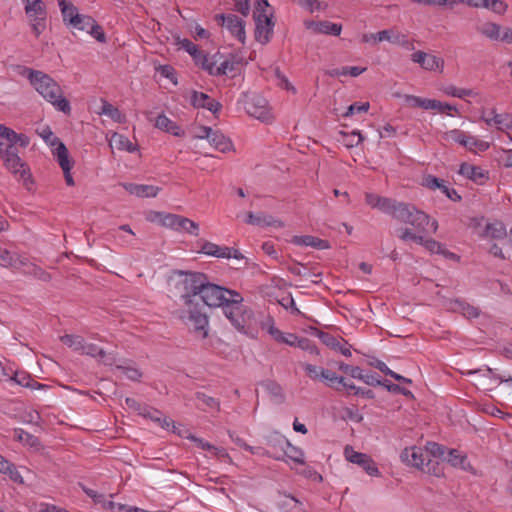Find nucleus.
<instances>
[{
    "label": "nucleus",
    "mask_w": 512,
    "mask_h": 512,
    "mask_svg": "<svg viewBox=\"0 0 512 512\" xmlns=\"http://www.w3.org/2000/svg\"><path fill=\"white\" fill-rule=\"evenodd\" d=\"M507 236L505 225L500 221L488 223L484 230V237L492 239H503Z\"/></svg>",
    "instance_id": "4c0bfd02"
},
{
    "label": "nucleus",
    "mask_w": 512,
    "mask_h": 512,
    "mask_svg": "<svg viewBox=\"0 0 512 512\" xmlns=\"http://www.w3.org/2000/svg\"><path fill=\"white\" fill-rule=\"evenodd\" d=\"M34 90H36L57 111L71 113L70 102L64 97L60 85L48 74L34 70Z\"/></svg>",
    "instance_id": "20e7f679"
},
{
    "label": "nucleus",
    "mask_w": 512,
    "mask_h": 512,
    "mask_svg": "<svg viewBox=\"0 0 512 512\" xmlns=\"http://www.w3.org/2000/svg\"><path fill=\"white\" fill-rule=\"evenodd\" d=\"M34 512H64V510L57 508L44 502L34 503Z\"/></svg>",
    "instance_id": "338daca9"
},
{
    "label": "nucleus",
    "mask_w": 512,
    "mask_h": 512,
    "mask_svg": "<svg viewBox=\"0 0 512 512\" xmlns=\"http://www.w3.org/2000/svg\"><path fill=\"white\" fill-rule=\"evenodd\" d=\"M59 7L64 23L71 26L74 22V19H76V16H79L80 14L77 7H75L72 3L66 2L65 0H59Z\"/></svg>",
    "instance_id": "58836bf2"
},
{
    "label": "nucleus",
    "mask_w": 512,
    "mask_h": 512,
    "mask_svg": "<svg viewBox=\"0 0 512 512\" xmlns=\"http://www.w3.org/2000/svg\"><path fill=\"white\" fill-rule=\"evenodd\" d=\"M183 220L184 221H180L179 232L185 231L191 235L198 236L199 225L196 222H194L193 220H191L187 217H184V216H183Z\"/></svg>",
    "instance_id": "3c124183"
},
{
    "label": "nucleus",
    "mask_w": 512,
    "mask_h": 512,
    "mask_svg": "<svg viewBox=\"0 0 512 512\" xmlns=\"http://www.w3.org/2000/svg\"><path fill=\"white\" fill-rule=\"evenodd\" d=\"M57 163L63 171L66 184L68 186H74L75 183L71 174V170L74 166V161L72 160V158L69 155L66 157L60 155V159L57 160Z\"/></svg>",
    "instance_id": "79ce46f5"
},
{
    "label": "nucleus",
    "mask_w": 512,
    "mask_h": 512,
    "mask_svg": "<svg viewBox=\"0 0 512 512\" xmlns=\"http://www.w3.org/2000/svg\"><path fill=\"white\" fill-rule=\"evenodd\" d=\"M468 376H475L474 385L483 390H491L496 384L497 379L492 369L483 367L476 370H468L464 373Z\"/></svg>",
    "instance_id": "412c9836"
},
{
    "label": "nucleus",
    "mask_w": 512,
    "mask_h": 512,
    "mask_svg": "<svg viewBox=\"0 0 512 512\" xmlns=\"http://www.w3.org/2000/svg\"><path fill=\"white\" fill-rule=\"evenodd\" d=\"M378 40L381 42L387 41L391 44L401 46L405 49H414L412 42L408 39L407 35L400 32L398 29L391 28L378 32Z\"/></svg>",
    "instance_id": "5701e85b"
},
{
    "label": "nucleus",
    "mask_w": 512,
    "mask_h": 512,
    "mask_svg": "<svg viewBox=\"0 0 512 512\" xmlns=\"http://www.w3.org/2000/svg\"><path fill=\"white\" fill-rule=\"evenodd\" d=\"M139 414L158 423L162 428L169 429L171 426L174 427L173 421L163 417L162 413L156 409L147 406L139 407Z\"/></svg>",
    "instance_id": "7c9ffc66"
},
{
    "label": "nucleus",
    "mask_w": 512,
    "mask_h": 512,
    "mask_svg": "<svg viewBox=\"0 0 512 512\" xmlns=\"http://www.w3.org/2000/svg\"><path fill=\"white\" fill-rule=\"evenodd\" d=\"M285 456L292 460L293 462L304 465V452L300 448L292 445L290 442L286 441V448L284 449Z\"/></svg>",
    "instance_id": "49530a36"
},
{
    "label": "nucleus",
    "mask_w": 512,
    "mask_h": 512,
    "mask_svg": "<svg viewBox=\"0 0 512 512\" xmlns=\"http://www.w3.org/2000/svg\"><path fill=\"white\" fill-rule=\"evenodd\" d=\"M404 101L408 107L421 108L424 110H429L430 103H431V99H429V98H422L419 96L409 95V94L404 95Z\"/></svg>",
    "instance_id": "de8ad7c7"
},
{
    "label": "nucleus",
    "mask_w": 512,
    "mask_h": 512,
    "mask_svg": "<svg viewBox=\"0 0 512 512\" xmlns=\"http://www.w3.org/2000/svg\"><path fill=\"white\" fill-rule=\"evenodd\" d=\"M370 104L368 102L364 103H353L351 104L345 113L342 114L343 117H351L356 113H366L369 110Z\"/></svg>",
    "instance_id": "864d4df0"
},
{
    "label": "nucleus",
    "mask_w": 512,
    "mask_h": 512,
    "mask_svg": "<svg viewBox=\"0 0 512 512\" xmlns=\"http://www.w3.org/2000/svg\"><path fill=\"white\" fill-rule=\"evenodd\" d=\"M464 141L462 147L474 154L485 152L490 148L489 142L480 139L478 136L471 135L468 132L466 133Z\"/></svg>",
    "instance_id": "2f4dec72"
},
{
    "label": "nucleus",
    "mask_w": 512,
    "mask_h": 512,
    "mask_svg": "<svg viewBox=\"0 0 512 512\" xmlns=\"http://www.w3.org/2000/svg\"><path fill=\"white\" fill-rule=\"evenodd\" d=\"M128 192L138 197H156L160 188L154 185L129 184L126 186Z\"/></svg>",
    "instance_id": "f704fd0d"
},
{
    "label": "nucleus",
    "mask_w": 512,
    "mask_h": 512,
    "mask_svg": "<svg viewBox=\"0 0 512 512\" xmlns=\"http://www.w3.org/2000/svg\"><path fill=\"white\" fill-rule=\"evenodd\" d=\"M176 44L178 46L179 49H183L185 50L187 53H189L193 60L195 59V56H197L199 54V52L201 50L198 49V47L192 42L190 41L189 39H181V38H177L176 39Z\"/></svg>",
    "instance_id": "8fccbe9b"
},
{
    "label": "nucleus",
    "mask_w": 512,
    "mask_h": 512,
    "mask_svg": "<svg viewBox=\"0 0 512 512\" xmlns=\"http://www.w3.org/2000/svg\"><path fill=\"white\" fill-rule=\"evenodd\" d=\"M344 456L347 461L362 467L368 475L375 477L380 475L376 463L369 455L357 452L351 446H346Z\"/></svg>",
    "instance_id": "2eb2a0df"
},
{
    "label": "nucleus",
    "mask_w": 512,
    "mask_h": 512,
    "mask_svg": "<svg viewBox=\"0 0 512 512\" xmlns=\"http://www.w3.org/2000/svg\"><path fill=\"white\" fill-rule=\"evenodd\" d=\"M428 456L432 455L428 451L427 446L425 450L420 447L412 446L402 450L400 459L404 464L415 467L421 471V469H424L425 461Z\"/></svg>",
    "instance_id": "f3484780"
},
{
    "label": "nucleus",
    "mask_w": 512,
    "mask_h": 512,
    "mask_svg": "<svg viewBox=\"0 0 512 512\" xmlns=\"http://www.w3.org/2000/svg\"><path fill=\"white\" fill-rule=\"evenodd\" d=\"M321 380L325 381L329 386L335 387L339 382H343V377L338 376L331 370L323 369Z\"/></svg>",
    "instance_id": "5fc2aeb1"
},
{
    "label": "nucleus",
    "mask_w": 512,
    "mask_h": 512,
    "mask_svg": "<svg viewBox=\"0 0 512 512\" xmlns=\"http://www.w3.org/2000/svg\"><path fill=\"white\" fill-rule=\"evenodd\" d=\"M322 342L332 350L340 352L344 356H351L350 347L340 338H336L330 334H323L321 336Z\"/></svg>",
    "instance_id": "72a5a7b5"
},
{
    "label": "nucleus",
    "mask_w": 512,
    "mask_h": 512,
    "mask_svg": "<svg viewBox=\"0 0 512 512\" xmlns=\"http://www.w3.org/2000/svg\"><path fill=\"white\" fill-rule=\"evenodd\" d=\"M466 133H467L466 131H463L458 128H454V129H450V130L443 132L441 135V138L448 143H455V144L462 146L463 142H465L464 139H465Z\"/></svg>",
    "instance_id": "a18cd8bd"
},
{
    "label": "nucleus",
    "mask_w": 512,
    "mask_h": 512,
    "mask_svg": "<svg viewBox=\"0 0 512 512\" xmlns=\"http://www.w3.org/2000/svg\"><path fill=\"white\" fill-rule=\"evenodd\" d=\"M503 30L499 24L494 22H485L477 27V31L492 41H501Z\"/></svg>",
    "instance_id": "473e14b6"
},
{
    "label": "nucleus",
    "mask_w": 512,
    "mask_h": 512,
    "mask_svg": "<svg viewBox=\"0 0 512 512\" xmlns=\"http://www.w3.org/2000/svg\"><path fill=\"white\" fill-rule=\"evenodd\" d=\"M108 143L111 149H117L119 151H126L129 153L136 152L138 146L132 143L126 136L113 132L108 138Z\"/></svg>",
    "instance_id": "cd10ccee"
},
{
    "label": "nucleus",
    "mask_w": 512,
    "mask_h": 512,
    "mask_svg": "<svg viewBox=\"0 0 512 512\" xmlns=\"http://www.w3.org/2000/svg\"><path fill=\"white\" fill-rule=\"evenodd\" d=\"M427 449L435 458L446 460L451 466L463 469L465 471H472L473 468L467 460V456L456 449L446 450L442 445L435 442H428Z\"/></svg>",
    "instance_id": "1a4fd4ad"
},
{
    "label": "nucleus",
    "mask_w": 512,
    "mask_h": 512,
    "mask_svg": "<svg viewBox=\"0 0 512 512\" xmlns=\"http://www.w3.org/2000/svg\"><path fill=\"white\" fill-rule=\"evenodd\" d=\"M207 276L199 272H178L174 279V293L183 302L182 319L190 325L197 336L205 339L208 336L209 320L199 298L206 283Z\"/></svg>",
    "instance_id": "f257e3e1"
},
{
    "label": "nucleus",
    "mask_w": 512,
    "mask_h": 512,
    "mask_svg": "<svg viewBox=\"0 0 512 512\" xmlns=\"http://www.w3.org/2000/svg\"><path fill=\"white\" fill-rule=\"evenodd\" d=\"M296 346L303 349V350H307L309 351L310 353H316L318 354V351H317V348L312 344V342L307 339V338H297V341H296Z\"/></svg>",
    "instance_id": "774afa93"
},
{
    "label": "nucleus",
    "mask_w": 512,
    "mask_h": 512,
    "mask_svg": "<svg viewBox=\"0 0 512 512\" xmlns=\"http://www.w3.org/2000/svg\"><path fill=\"white\" fill-rule=\"evenodd\" d=\"M117 369L128 379L137 381L142 377V373L133 366L117 365Z\"/></svg>",
    "instance_id": "603ef678"
},
{
    "label": "nucleus",
    "mask_w": 512,
    "mask_h": 512,
    "mask_svg": "<svg viewBox=\"0 0 512 512\" xmlns=\"http://www.w3.org/2000/svg\"><path fill=\"white\" fill-rule=\"evenodd\" d=\"M200 252L205 255L213 256V257H217V258H225V259H230V258L242 259L243 258V255L238 250L229 248L226 246H219V245H217L213 242H209V241H203V243L200 247Z\"/></svg>",
    "instance_id": "6ab92c4d"
},
{
    "label": "nucleus",
    "mask_w": 512,
    "mask_h": 512,
    "mask_svg": "<svg viewBox=\"0 0 512 512\" xmlns=\"http://www.w3.org/2000/svg\"><path fill=\"white\" fill-rule=\"evenodd\" d=\"M465 90L466 88L458 87L454 84H445L441 86L440 91L448 96V97H454L459 98L462 100H465Z\"/></svg>",
    "instance_id": "09e8293b"
},
{
    "label": "nucleus",
    "mask_w": 512,
    "mask_h": 512,
    "mask_svg": "<svg viewBox=\"0 0 512 512\" xmlns=\"http://www.w3.org/2000/svg\"><path fill=\"white\" fill-rule=\"evenodd\" d=\"M34 15V35H39L45 29V13L40 0H34Z\"/></svg>",
    "instance_id": "a19ab883"
},
{
    "label": "nucleus",
    "mask_w": 512,
    "mask_h": 512,
    "mask_svg": "<svg viewBox=\"0 0 512 512\" xmlns=\"http://www.w3.org/2000/svg\"><path fill=\"white\" fill-rule=\"evenodd\" d=\"M29 143L30 138L27 135L18 134L14 130L0 124V157L9 171L19 175L28 190L31 189L30 184H32L30 168L21 161L18 156V148H25Z\"/></svg>",
    "instance_id": "f03ea898"
},
{
    "label": "nucleus",
    "mask_w": 512,
    "mask_h": 512,
    "mask_svg": "<svg viewBox=\"0 0 512 512\" xmlns=\"http://www.w3.org/2000/svg\"><path fill=\"white\" fill-rule=\"evenodd\" d=\"M411 61L429 72L443 73L445 67V61L442 57L421 50L415 51L411 55Z\"/></svg>",
    "instance_id": "4468645a"
},
{
    "label": "nucleus",
    "mask_w": 512,
    "mask_h": 512,
    "mask_svg": "<svg viewBox=\"0 0 512 512\" xmlns=\"http://www.w3.org/2000/svg\"><path fill=\"white\" fill-rule=\"evenodd\" d=\"M441 179L433 175H424L421 179V185L429 190L435 191L440 187Z\"/></svg>",
    "instance_id": "13d9d810"
},
{
    "label": "nucleus",
    "mask_w": 512,
    "mask_h": 512,
    "mask_svg": "<svg viewBox=\"0 0 512 512\" xmlns=\"http://www.w3.org/2000/svg\"><path fill=\"white\" fill-rule=\"evenodd\" d=\"M185 99L196 109L203 108L212 112L214 115L217 114L222 105L214 98L203 92L196 90H189L184 95Z\"/></svg>",
    "instance_id": "dca6fc26"
},
{
    "label": "nucleus",
    "mask_w": 512,
    "mask_h": 512,
    "mask_svg": "<svg viewBox=\"0 0 512 512\" xmlns=\"http://www.w3.org/2000/svg\"><path fill=\"white\" fill-rule=\"evenodd\" d=\"M303 468L301 470H298V473L303 475L304 477L314 481V482H322L323 478L322 475L319 474L314 468L302 465Z\"/></svg>",
    "instance_id": "6e6d98bb"
},
{
    "label": "nucleus",
    "mask_w": 512,
    "mask_h": 512,
    "mask_svg": "<svg viewBox=\"0 0 512 512\" xmlns=\"http://www.w3.org/2000/svg\"><path fill=\"white\" fill-rule=\"evenodd\" d=\"M268 333L273 337V339L279 343H284L289 346H296L297 336L293 333H284L276 328L273 324L269 325L267 328Z\"/></svg>",
    "instance_id": "c9c22d12"
},
{
    "label": "nucleus",
    "mask_w": 512,
    "mask_h": 512,
    "mask_svg": "<svg viewBox=\"0 0 512 512\" xmlns=\"http://www.w3.org/2000/svg\"><path fill=\"white\" fill-rule=\"evenodd\" d=\"M304 370L309 378L312 380L321 379L323 369L312 364H306Z\"/></svg>",
    "instance_id": "0e129e2a"
},
{
    "label": "nucleus",
    "mask_w": 512,
    "mask_h": 512,
    "mask_svg": "<svg viewBox=\"0 0 512 512\" xmlns=\"http://www.w3.org/2000/svg\"><path fill=\"white\" fill-rule=\"evenodd\" d=\"M71 27L87 32L99 42H105L106 40L103 29L91 16L79 14V16H76V19H74Z\"/></svg>",
    "instance_id": "a211bd4d"
},
{
    "label": "nucleus",
    "mask_w": 512,
    "mask_h": 512,
    "mask_svg": "<svg viewBox=\"0 0 512 512\" xmlns=\"http://www.w3.org/2000/svg\"><path fill=\"white\" fill-rule=\"evenodd\" d=\"M376 367L381 372H383L386 375L391 376L392 378H394L397 381H403L405 383H410L411 382L409 379H407V378L397 374L396 372L392 371L391 369H389V367L384 362H378Z\"/></svg>",
    "instance_id": "052dcab7"
},
{
    "label": "nucleus",
    "mask_w": 512,
    "mask_h": 512,
    "mask_svg": "<svg viewBox=\"0 0 512 512\" xmlns=\"http://www.w3.org/2000/svg\"><path fill=\"white\" fill-rule=\"evenodd\" d=\"M155 127L167 132L171 133L174 136L182 137L184 136V130L177 125L174 121H172L170 118H168L165 114H160L155 119Z\"/></svg>",
    "instance_id": "c85d7f7f"
},
{
    "label": "nucleus",
    "mask_w": 512,
    "mask_h": 512,
    "mask_svg": "<svg viewBox=\"0 0 512 512\" xmlns=\"http://www.w3.org/2000/svg\"><path fill=\"white\" fill-rule=\"evenodd\" d=\"M39 137L50 148L54 159H60V155L66 157L69 155L68 149L65 144L55 135L49 126H40L36 130Z\"/></svg>",
    "instance_id": "ddd939ff"
},
{
    "label": "nucleus",
    "mask_w": 512,
    "mask_h": 512,
    "mask_svg": "<svg viewBox=\"0 0 512 512\" xmlns=\"http://www.w3.org/2000/svg\"><path fill=\"white\" fill-rule=\"evenodd\" d=\"M292 243L298 246H309L317 249H326L328 247L325 240L310 235L294 236Z\"/></svg>",
    "instance_id": "e433bc0d"
},
{
    "label": "nucleus",
    "mask_w": 512,
    "mask_h": 512,
    "mask_svg": "<svg viewBox=\"0 0 512 512\" xmlns=\"http://www.w3.org/2000/svg\"><path fill=\"white\" fill-rule=\"evenodd\" d=\"M223 313L240 332L245 333L252 323L253 312L243 304V297L238 292L229 298V302L223 308Z\"/></svg>",
    "instance_id": "423d86ee"
},
{
    "label": "nucleus",
    "mask_w": 512,
    "mask_h": 512,
    "mask_svg": "<svg viewBox=\"0 0 512 512\" xmlns=\"http://www.w3.org/2000/svg\"><path fill=\"white\" fill-rule=\"evenodd\" d=\"M429 110H436L439 113H443L448 116H454L455 114H459V110L455 105H452L447 102H441L436 99H431Z\"/></svg>",
    "instance_id": "c03bdc74"
},
{
    "label": "nucleus",
    "mask_w": 512,
    "mask_h": 512,
    "mask_svg": "<svg viewBox=\"0 0 512 512\" xmlns=\"http://www.w3.org/2000/svg\"><path fill=\"white\" fill-rule=\"evenodd\" d=\"M446 307L448 310L456 313H460L466 318H476L479 316V309L469 303H466L460 299L450 300Z\"/></svg>",
    "instance_id": "a878e982"
},
{
    "label": "nucleus",
    "mask_w": 512,
    "mask_h": 512,
    "mask_svg": "<svg viewBox=\"0 0 512 512\" xmlns=\"http://www.w3.org/2000/svg\"><path fill=\"white\" fill-rule=\"evenodd\" d=\"M242 101L245 111L250 116L265 123H270L274 119L268 101L264 97L256 94H245Z\"/></svg>",
    "instance_id": "9d476101"
},
{
    "label": "nucleus",
    "mask_w": 512,
    "mask_h": 512,
    "mask_svg": "<svg viewBox=\"0 0 512 512\" xmlns=\"http://www.w3.org/2000/svg\"><path fill=\"white\" fill-rule=\"evenodd\" d=\"M208 142L214 149L222 153L233 150L232 141L218 130L212 129Z\"/></svg>",
    "instance_id": "c756f323"
},
{
    "label": "nucleus",
    "mask_w": 512,
    "mask_h": 512,
    "mask_svg": "<svg viewBox=\"0 0 512 512\" xmlns=\"http://www.w3.org/2000/svg\"><path fill=\"white\" fill-rule=\"evenodd\" d=\"M437 229L438 222L429 218V224L425 225V229L419 230L415 226H412V228H400L397 230V236L403 241H412L420 244L432 253H444V249L439 242L427 239L423 235L425 232L435 233Z\"/></svg>",
    "instance_id": "0eeeda50"
},
{
    "label": "nucleus",
    "mask_w": 512,
    "mask_h": 512,
    "mask_svg": "<svg viewBox=\"0 0 512 512\" xmlns=\"http://www.w3.org/2000/svg\"><path fill=\"white\" fill-rule=\"evenodd\" d=\"M306 29L313 33L339 36L342 26L330 21H305Z\"/></svg>",
    "instance_id": "b1692460"
},
{
    "label": "nucleus",
    "mask_w": 512,
    "mask_h": 512,
    "mask_svg": "<svg viewBox=\"0 0 512 512\" xmlns=\"http://www.w3.org/2000/svg\"><path fill=\"white\" fill-rule=\"evenodd\" d=\"M13 438L19 442L30 445V440H31L32 436L30 435L29 432H27L21 428H16V429H14V432H13Z\"/></svg>",
    "instance_id": "69168bd1"
},
{
    "label": "nucleus",
    "mask_w": 512,
    "mask_h": 512,
    "mask_svg": "<svg viewBox=\"0 0 512 512\" xmlns=\"http://www.w3.org/2000/svg\"><path fill=\"white\" fill-rule=\"evenodd\" d=\"M246 223L259 226V227H266V226H272L275 228H281L283 227V222L279 219L274 218L271 215H267L264 213H257L254 214L252 212L247 214Z\"/></svg>",
    "instance_id": "bb28decb"
},
{
    "label": "nucleus",
    "mask_w": 512,
    "mask_h": 512,
    "mask_svg": "<svg viewBox=\"0 0 512 512\" xmlns=\"http://www.w3.org/2000/svg\"><path fill=\"white\" fill-rule=\"evenodd\" d=\"M365 201L371 208L390 214L396 220L415 226L419 230L425 229V225L429 224V216L413 206L398 203L374 193H366Z\"/></svg>",
    "instance_id": "7ed1b4c3"
},
{
    "label": "nucleus",
    "mask_w": 512,
    "mask_h": 512,
    "mask_svg": "<svg viewBox=\"0 0 512 512\" xmlns=\"http://www.w3.org/2000/svg\"><path fill=\"white\" fill-rule=\"evenodd\" d=\"M497 14H504L507 10V4L502 0H488L485 7Z\"/></svg>",
    "instance_id": "4d7b16f0"
},
{
    "label": "nucleus",
    "mask_w": 512,
    "mask_h": 512,
    "mask_svg": "<svg viewBox=\"0 0 512 512\" xmlns=\"http://www.w3.org/2000/svg\"><path fill=\"white\" fill-rule=\"evenodd\" d=\"M236 292L237 291L209 283L208 279H206L199 302L203 306V311H205V306L213 308L222 307L223 309L229 302V298H232V294Z\"/></svg>",
    "instance_id": "6e6552de"
},
{
    "label": "nucleus",
    "mask_w": 512,
    "mask_h": 512,
    "mask_svg": "<svg viewBox=\"0 0 512 512\" xmlns=\"http://www.w3.org/2000/svg\"><path fill=\"white\" fill-rule=\"evenodd\" d=\"M253 17L255 21V39L261 44H267L271 40L275 26L273 10L268 0H257Z\"/></svg>",
    "instance_id": "39448f33"
},
{
    "label": "nucleus",
    "mask_w": 512,
    "mask_h": 512,
    "mask_svg": "<svg viewBox=\"0 0 512 512\" xmlns=\"http://www.w3.org/2000/svg\"><path fill=\"white\" fill-rule=\"evenodd\" d=\"M100 114L111 118L114 122L124 123L126 121L125 115L115 106L107 101L102 102Z\"/></svg>",
    "instance_id": "ea45409f"
},
{
    "label": "nucleus",
    "mask_w": 512,
    "mask_h": 512,
    "mask_svg": "<svg viewBox=\"0 0 512 512\" xmlns=\"http://www.w3.org/2000/svg\"><path fill=\"white\" fill-rule=\"evenodd\" d=\"M301 6L310 12L320 11L324 8L323 4L317 0H296Z\"/></svg>",
    "instance_id": "e2e57ef3"
},
{
    "label": "nucleus",
    "mask_w": 512,
    "mask_h": 512,
    "mask_svg": "<svg viewBox=\"0 0 512 512\" xmlns=\"http://www.w3.org/2000/svg\"><path fill=\"white\" fill-rule=\"evenodd\" d=\"M193 442L196 443V445L204 450L210 451L214 455H218L220 452H223L222 450L218 449L217 447L211 445L210 443L204 441L201 438H197L195 436L190 437Z\"/></svg>",
    "instance_id": "680f3d73"
},
{
    "label": "nucleus",
    "mask_w": 512,
    "mask_h": 512,
    "mask_svg": "<svg viewBox=\"0 0 512 512\" xmlns=\"http://www.w3.org/2000/svg\"><path fill=\"white\" fill-rule=\"evenodd\" d=\"M458 173L477 184H484L488 180V172L486 170L470 163H462Z\"/></svg>",
    "instance_id": "393cba45"
},
{
    "label": "nucleus",
    "mask_w": 512,
    "mask_h": 512,
    "mask_svg": "<svg viewBox=\"0 0 512 512\" xmlns=\"http://www.w3.org/2000/svg\"><path fill=\"white\" fill-rule=\"evenodd\" d=\"M339 369L344 373L349 374L352 378H363V370L357 366H351L345 363H341L339 365Z\"/></svg>",
    "instance_id": "bf43d9fd"
},
{
    "label": "nucleus",
    "mask_w": 512,
    "mask_h": 512,
    "mask_svg": "<svg viewBox=\"0 0 512 512\" xmlns=\"http://www.w3.org/2000/svg\"><path fill=\"white\" fill-rule=\"evenodd\" d=\"M216 21L221 26L225 27L228 32L241 44L245 43V21L235 14H221L215 16Z\"/></svg>",
    "instance_id": "f8f14e48"
},
{
    "label": "nucleus",
    "mask_w": 512,
    "mask_h": 512,
    "mask_svg": "<svg viewBox=\"0 0 512 512\" xmlns=\"http://www.w3.org/2000/svg\"><path fill=\"white\" fill-rule=\"evenodd\" d=\"M61 341L73 351L83 355L92 357L100 356L102 358L106 355L102 348L92 343H86L84 338L80 335L66 334L61 337Z\"/></svg>",
    "instance_id": "9b49d317"
},
{
    "label": "nucleus",
    "mask_w": 512,
    "mask_h": 512,
    "mask_svg": "<svg viewBox=\"0 0 512 512\" xmlns=\"http://www.w3.org/2000/svg\"><path fill=\"white\" fill-rule=\"evenodd\" d=\"M490 117L486 112H481L480 119L488 126H495L500 131L510 130L512 127V114L497 113L496 109H492Z\"/></svg>",
    "instance_id": "4be33fe9"
},
{
    "label": "nucleus",
    "mask_w": 512,
    "mask_h": 512,
    "mask_svg": "<svg viewBox=\"0 0 512 512\" xmlns=\"http://www.w3.org/2000/svg\"><path fill=\"white\" fill-rule=\"evenodd\" d=\"M433 456H428L425 461L424 469H421L422 472L434 475L436 477H442L444 475V470L441 463Z\"/></svg>",
    "instance_id": "37998d69"
},
{
    "label": "nucleus",
    "mask_w": 512,
    "mask_h": 512,
    "mask_svg": "<svg viewBox=\"0 0 512 512\" xmlns=\"http://www.w3.org/2000/svg\"><path fill=\"white\" fill-rule=\"evenodd\" d=\"M147 220L177 232H179L180 221H184L181 215L159 211H150Z\"/></svg>",
    "instance_id": "aec40b11"
}]
</instances>
